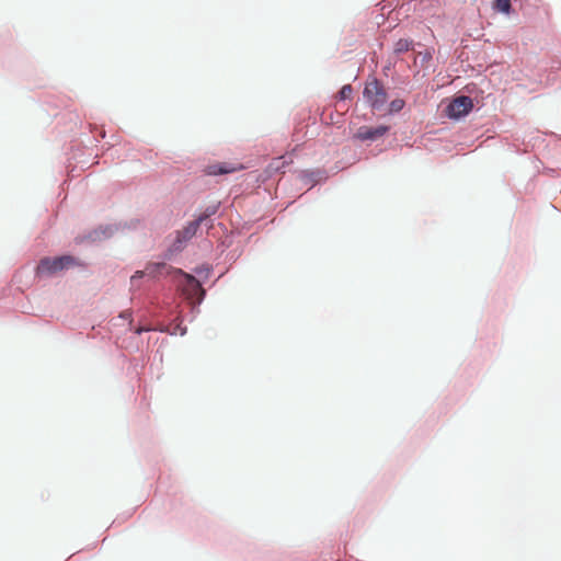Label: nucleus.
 <instances>
[{
    "mask_svg": "<svg viewBox=\"0 0 561 561\" xmlns=\"http://www.w3.org/2000/svg\"><path fill=\"white\" fill-rule=\"evenodd\" d=\"M76 265H79V261L71 255L43 257L36 267V273L38 275H51Z\"/></svg>",
    "mask_w": 561,
    "mask_h": 561,
    "instance_id": "obj_1",
    "label": "nucleus"
},
{
    "mask_svg": "<svg viewBox=\"0 0 561 561\" xmlns=\"http://www.w3.org/2000/svg\"><path fill=\"white\" fill-rule=\"evenodd\" d=\"M363 96L374 111H380L387 102V93L377 79L366 83Z\"/></svg>",
    "mask_w": 561,
    "mask_h": 561,
    "instance_id": "obj_2",
    "label": "nucleus"
},
{
    "mask_svg": "<svg viewBox=\"0 0 561 561\" xmlns=\"http://www.w3.org/2000/svg\"><path fill=\"white\" fill-rule=\"evenodd\" d=\"M473 107L472 100L469 96L460 95L455 98L446 107L447 116L459 118L468 114Z\"/></svg>",
    "mask_w": 561,
    "mask_h": 561,
    "instance_id": "obj_3",
    "label": "nucleus"
},
{
    "mask_svg": "<svg viewBox=\"0 0 561 561\" xmlns=\"http://www.w3.org/2000/svg\"><path fill=\"white\" fill-rule=\"evenodd\" d=\"M387 131L388 127L382 125L377 127L362 126L355 133L354 138L362 141L376 140L382 137Z\"/></svg>",
    "mask_w": 561,
    "mask_h": 561,
    "instance_id": "obj_4",
    "label": "nucleus"
},
{
    "mask_svg": "<svg viewBox=\"0 0 561 561\" xmlns=\"http://www.w3.org/2000/svg\"><path fill=\"white\" fill-rule=\"evenodd\" d=\"M214 213H215V209H213L211 211L206 213L204 215H201L196 220L188 222L187 226H185L181 231H179L178 240L179 241H187L191 238H193L196 234L201 224Z\"/></svg>",
    "mask_w": 561,
    "mask_h": 561,
    "instance_id": "obj_5",
    "label": "nucleus"
},
{
    "mask_svg": "<svg viewBox=\"0 0 561 561\" xmlns=\"http://www.w3.org/2000/svg\"><path fill=\"white\" fill-rule=\"evenodd\" d=\"M186 284L184 287V291L190 299H194L197 302H201L204 298L205 290L203 289L201 283L192 275L185 274Z\"/></svg>",
    "mask_w": 561,
    "mask_h": 561,
    "instance_id": "obj_6",
    "label": "nucleus"
},
{
    "mask_svg": "<svg viewBox=\"0 0 561 561\" xmlns=\"http://www.w3.org/2000/svg\"><path fill=\"white\" fill-rule=\"evenodd\" d=\"M240 169H242L241 165L239 168H237V167H230V165H228V163H217V164L208 165L207 173L210 175H220V174H228V173L234 172Z\"/></svg>",
    "mask_w": 561,
    "mask_h": 561,
    "instance_id": "obj_7",
    "label": "nucleus"
},
{
    "mask_svg": "<svg viewBox=\"0 0 561 561\" xmlns=\"http://www.w3.org/2000/svg\"><path fill=\"white\" fill-rule=\"evenodd\" d=\"M165 267V264L164 263H161V264H154V265H149L146 267L145 271H137L133 276H131V282L134 283L137 278H141L142 276L145 275H150L152 277L156 276V273L161 270V268H164Z\"/></svg>",
    "mask_w": 561,
    "mask_h": 561,
    "instance_id": "obj_8",
    "label": "nucleus"
},
{
    "mask_svg": "<svg viewBox=\"0 0 561 561\" xmlns=\"http://www.w3.org/2000/svg\"><path fill=\"white\" fill-rule=\"evenodd\" d=\"M287 161L284 160V157H278L273 159L267 165L266 171L272 174L274 172H283Z\"/></svg>",
    "mask_w": 561,
    "mask_h": 561,
    "instance_id": "obj_9",
    "label": "nucleus"
},
{
    "mask_svg": "<svg viewBox=\"0 0 561 561\" xmlns=\"http://www.w3.org/2000/svg\"><path fill=\"white\" fill-rule=\"evenodd\" d=\"M412 47H413V42L411 39L400 38L399 41L396 42L393 49H394V53L401 54V53L409 51L410 49H412Z\"/></svg>",
    "mask_w": 561,
    "mask_h": 561,
    "instance_id": "obj_10",
    "label": "nucleus"
},
{
    "mask_svg": "<svg viewBox=\"0 0 561 561\" xmlns=\"http://www.w3.org/2000/svg\"><path fill=\"white\" fill-rule=\"evenodd\" d=\"M494 8L505 14L511 12V0H494Z\"/></svg>",
    "mask_w": 561,
    "mask_h": 561,
    "instance_id": "obj_11",
    "label": "nucleus"
},
{
    "mask_svg": "<svg viewBox=\"0 0 561 561\" xmlns=\"http://www.w3.org/2000/svg\"><path fill=\"white\" fill-rule=\"evenodd\" d=\"M353 93V88L351 84H345L342 87V89L339 92V99L340 100H346L350 99Z\"/></svg>",
    "mask_w": 561,
    "mask_h": 561,
    "instance_id": "obj_12",
    "label": "nucleus"
},
{
    "mask_svg": "<svg viewBox=\"0 0 561 561\" xmlns=\"http://www.w3.org/2000/svg\"><path fill=\"white\" fill-rule=\"evenodd\" d=\"M403 106H404L403 100H401V99L393 100L390 103V112H399L403 108Z\"/></svg>",
    "mask_w": 561,
    "mask_h": 561,
    "instance_id": "obj_13",
    "label": "nucleus"
}]
</instances>
